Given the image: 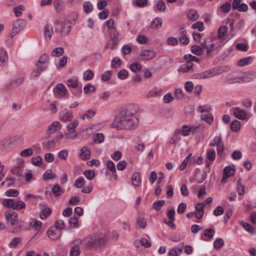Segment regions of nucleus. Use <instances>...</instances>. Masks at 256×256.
Instances as JSON below:
<instances>
[{"label":"nucleus","instance_id":"nucleus-1","mask_svg":"<svg viewBox=\"0 0 256 256\" xmlns=\"http://www.w3.org/2000/svg\"><path fill=\"white\" fill-rule=\"evenodd\" d=\"M137 110L132 105L129 106L126 110H120L118 117L116 118L112 124V128L118 130L135 128L138 124V118L134 116Z\"/></svg>","mask_w":256,"mask_h":256},{"label":"nucleus","instance_id":"nucleus-2","mask_svg":"<svg viewBox=\"0 0 256 256\" xmlns=\"http://www.w3.org/2000/svg\"><path fill=\"white\" fill-rule=\"evenodd\" d=\"M106 240L104 235L94 234L90 236L83 240L82 244L84 248L96 250L98 247L104 244Z\"/></svg>","mask_w":256,"mask_h":256},{"label":"nucleus","instance_id":"nucleus-3","mask_svg":"<svg viewBox=\"0 0 256 256\" xmlns=\"http://www.w3.org/2000/svg\"><path fill=\"white\" fill-rule=\"evenodd\" d=\"M69 22V21L66 22L64 18L57 20L54 24L55 33L62 37L68 34L71 30Z\"/></svg>","mask_w":256,"mask_h":256},{"label":"nucleus","instance_id":"nucleus-4","mask_svg":"<svg viewBox=\"0 0 256 256\" xmlns=\"http://www.w3.org/2000/svg\"><path fill=\"white\" fill-rule=\"evenodd\" d=\"M256 78V72H252L246 73L245 75L240 78H229L227 80L229 84H233L235 82H248L254 80Z\"/></svg>","mask_w":256,"mask_h":256},{"label":"nucleus","instance_id":"nucleus-5","mask_svg":"<svg viewBox=\"0 0 256 256\" xmlns=\"http://www.w3.org/2000/svg\"><path fill=\"white\" fill-rule=\"evenodd\" d=\"M78 121L74 120L72 122L68 124L66 126L68 133L65 134V138L66 139H74L77 136V134L75 130L76 127L78 125Z\"/></svg>","mask_w":256,"mask_h":256},{"label":"nucleus","instance_id":"nucleus-6","mask_svg":"<svg viewBox=\"0 0 256 256\" xmlns=\"http://www.w3.org/2000/svg\"><path fill=\"white\" fill-rule=\"evenodd\" d=\"M82 242L81 239L78 238L74 240L71 244V250L70 254V256H79L80 251L79 248V245Z\"/></svg>","mask_w":256,"mask_h":256},{"label":"nucleus","instance_id":"nucleus-7","mask_svg":"<svg viewBox=\"0 0 256 256\" xmlns=\"http://www.w3.org/2000/svg\"><path fill=\"white\" fill-rule=\"evenodd\" d=\"M6 216L8 224H10L11 226L16 224L18 222V216L16 212L10 210L6 214Z\"/></svg>","mask_w":256,"mask_h":256},{"label":"nucleus","instance_id":"nucleus-8","mask_svg":"<svg viewBox=\"0 0 256 256\" xmlns=\"http://www.w3.org/2000/svg\"><path fill=\"white\" fill-rule=\"evenodd\" d=\"M26 20L24 19H18L13 23V30L18 33L22 30L26 26Z\"/></svg>","mask_w":256,"mask_h":256},{"label":"nucleus","instance_id":"nucleus-9","mask_svg":"<svg viewBox=\"0 0 256 256\" xmlns=\"http://www.w3.org/2000/svg\"><path fill=\"white\" fill-rule=\"evenodd\" d=\"M233 114L236 118L241 120H247L248 118L246 110L238 107L234 108Z\"/></svg>","mask_w":256,"mask_h":256},{"label":"nucleus","instance_id":"nucleus-10","mask_svg":"<svg viewBox=\"0 0 256 256\" xmlns=\"http://www.w3.org/2000/svg\"><path fill=\"white\" fill-rule=\"evenodd\" d=\"M62 232L56 228L51 227L48 231V235L52 240H58L61 236Z\"/></svg>","mask_w":256,"mask_h":256},{"label":"nucleus","instance_id":"nucleus-11","mask_svg":"<svg viewBox=\"0 0 256 256\" xmlns=\"http://www.w3.org/2000/svg\"><path fill=\"white\" fill-rule=\"evenodd\" d=\"M40 208L41 210L40 217L42 219H46L52 212V210L44 203L40 204Z\"/></svg>","mask_w":256,"mask_h":256},{"label":"nucleus","instance_id":"nucleus-12","mask_svg":"<svg viewBox=\"0 0 256 256\" xmlns=\"http://www.w3.org/2000/svg\"><path fill=\"white\" fill-rule=\"evenodd\" d=\"M178 40L181 44L183 45H186L189 43V39L187 36V32L184 28H181L180 29Z\"/></svg>","mask_w":256,"mask_h":256},{"label":"nucleus","instance_id":"nucleus-13","mask_svg":"<svg viewBox=\"0 0 256 256\" xmlns=\"http://www.w3.org/2000/svg\"><path fill=\"white\" fill-rule=\"evenodd\" d=\"M156 55V53L152 50H144L140 54V57L144 60H150L154 58Z\"/></svg>","mask_w":256,"mask_h":256},{"label":"nucleus","instance_id":"nucleus-14","mask_svg":"<svg viewBox=\"0 0 256 256\" xmlns=\"http://www.w3.org/2000/svg\"><path fill=\"white\" fill-rule=\"evenodd\" d=\"M198 128V126L193 128L187 126H183L182 129L178 130H180V134H182L184 136H189L192 132L193 133L196 131Z\"/></svg>","mask_w":256,"mask_h":256},{"label":"nucleus","instance_id":"nucleus-15","mask_svg":"<svg viewBox=\"0 0 256 256\" xmlns=\"http://www.w3.org/2000/svg\"><path fill=\"white\" fill-rule=\"evenodd\" d=\"M91 152L87 146H84L80 150V157L82 160H86L90 158Z\"/></svg>","mask_w":256,"mask_h":256},{"label":"nucleus","instance_id":"nucleus-16","mask_svg":"<svg viewBox=\"0 0 256 256\" xmlns=\"http://www.w3.org/2000/svg\"><path fill=\"white\" fill-rule=\"evenodd\" d=\"M61 126L59 122H54L48 127L46 130L48 134L50 135L54 134L55 132L59 130Z\"/></svg>","mask_w":256,"mask_h":256},{"label":"nucleus","instance_id":"nucleus-17","mask_svg":"<svg viewBox=\"0 0 256 256\" xmlns=\"http://www.w3.org/2000/svg\"><path fill=\"white\" fill-rule=\"evenodd\" d=\"M73 118L72 113L70 112L66 111L60 113V118L64 122L70 121Z\"/></svg>","mask_w":256,"mask_h":256},{"label":"nucleus","instance_id":"nucleus-18","mask_svg":"<svg viewBox=\"0 0 256 256\" xmlns=\"http://www.w3.org/2000/svg\"><path fill=\"white\" fill-rule=\"evenodd\" d=\"M110 41L115 42L118 43L120 40L122 38L120 34L116 29H112L110 32Z\"/></svg>","mask_w":256,"mask_h":256},{"label":"nucleus","instance_id":"nucleus-19","mask_svg":"<svg viewBox=\"0 0 256 256\" xmlns=\"http://www.w3.org/2000/svg\"><path fill=\"white\" fill-rule=\"evenodd\" d=\"M193 64L190 60H188L186 63L180 66L178 69V72L183 73L187 72L191 70H192Z\"/></svg>","mask_w":256,"mask_h":256},{"label":"nucleus","instance_id":"nucleus-20","mask_svg":"<svg viewBox=\"0 0 256 256\" xmlns=\"http://www.w3.org/2000/svg\"><path fill=\"white\" fill-rule=\"evenodd\" d=\"M8 60V56L6 50L0 48V66H4Z\"/></svg>","mask_w":256,"mask_h":256},{"label":"nucleus","instance_id":"nucleus-21","mask_svg":"<svg viewBox=\"0 0 256 256\" xmlns=\"http://www.w3.org/2000/svg\"><path fill=\"white\" fill-rule=\"evenodd\" d=\"M184 248L183 244L178 245V247L172 249L168 252L169 256H178L182 252Z\"/></svg>","mask_w":256,"mask_h":256},{"label":"nucleus","instance_id":"nucleus-22","mask_svg":"<svg viewBox=\"0 0 256 256\" xmlns=\"http://www.w3.org/2000/svg\"><path fill=\"white\" fill-rule=\"evenodd\" d=\"M204 204L203 203H198L195 206L196 211V218L201 219L204 215Z\"/></svg>","mask_w":256,"mask_h":256},{"label":"nucleus","instance_id":"nucleus-23","mask_svg":"<svg viewBox=\"0 0 256 256\" xmlns=\"http://www.w3.org/2000/svg\"><path fill=\"white\" fill-rule=\"evenodd\" d=\"M147 224L146 220L144 216L140 215L137 218L136 226L142 228H144Z\"/></svg>","mask_w":256,"mask_h":256},{"label":"nucleus","instance_id":"nucleus-24","mask_svg":"<svg viewBox=\"0 0 256 256\" xmlns=\"http://www.w3.org/2000/svg\"><path fill=\"white\" fill-rule=\"evenodd\" d=\"M132 181L133 184L136 186H138L141 182V177L139 172H134L132 176Z\"/></svg>","mask_w":256,"mask_h":256},{"label":"nucleus","instance_id":"nucleus-25","mask_svg":"<svg viewBox=\"0 0 256 256\" xmlns=\"http://www.w3.org/2000/svg\"><path fill=\"white\" fill-rule=\"evenodd\" d=\"M252 60L253 58L252 56H248L246 58H242L238 62L237 64L239 66H244L251 64L252 62Z\"/></svg>","mask_w":256,"mask_h":256},{"label":"nucleus","instance_id":"nucleus-26","mask_svg":"<svg viewBox=\"0 0 256 256\" xmlns=\"http://www.w3.org/2000/svg\"><path fill=\"white\" fill-rule=\"evenodd\" d=\"M56 10L59 12L65 7V4L64 1L62 0H55L54 3Z\"/></svg>","mask_w":256,"mask_h":256},{"label":"nucleus","instance_id":"nucleus-27","mask_svg":"<svg viewBox=\"0 0 256 256\" xmlns=\"http://www.w3.org/2000/svg\"><path fill=\"white\" fill-rule=\"evenodd\" d=\"M181 139L180 134V130H176L174 132V134L169 140V144H176Z\"/></svg>","mask_w":256,"mask_h":256},{"label":"nucleus","instance_id":"nucleus-28","mask_svg":"<svg viewBox=\"0 0 256 256\" xmlns=\"http://www.w3.org/2000/svg\"><path fill=\"white\" fill-rule=\"evenodd\" d=\"M53 33L54 30L52 26L50 24H46L44 27V36L46 38H48V40H50Z\"/></svg>","mask_w":256,"mask_h":256},{"label":"nucleus","instance_id":"nucleus-29","mask_svg":"<svg viewBox=\"0 0 256 256\" xmlns=\"http://www.w3.org/2000/svg\"><path fill=\"white\" fill-rule=\"evenodd\" d=\"M162 26V20L160 18H156L151 23V27L154 30H158Z\"/></svg>","mask_w":256,"mask_h":256},{"label":"nucleus","instance_id":"nucleus-30","mask_svg":"<svg viewBox=\"0 0 256 256\" xmlns=\"http://www.w3.org/2000/svg\"><path fill=\"white\" fill-rule=\"evenodd\" d=\"M66 85L72 88H75L78 85V79L77 77H72L68 79L66 82Z\"/></svg>","mask_w":256,"mask_h":256},{"label":"nucleus","instance_id":"nucleus-31","mask_svg":"<svg viewBox=\"0 0 256 256\" xmlns=\"http://www.w3.org/2000/svg\"><path fill=\"white\" fill-rule=\"evenodd\" d=\"M130 68L132 72L136 73L142 70V66L138 62H135L130 65Z\"/></svg>","mask_w":256,"mask_h":256},{"label":"nucleus","instance_id":"nucleus-32","mask_svg":"<svg viewBox=\"0 0 256 256\" xmlns=\"http://www.w3.org/2000/svg\"><path fill=\"white\" fill-rule=\"evenodd\" d=\"M56 90L58 94L64 96L68 92L66 86L62 84H59L56 86Z\"/></svg>","mask_w":256,"mask_h":256},{"label":"nucleus","instance_id":"nucleus-33","mask_svg":"<svg viewBox=\"0 0 256 256\" xmlns=\"http://www.w3.org/2000/svg\"><path fill=\"white\" fill-rule=\"evenodd\" d=\"M104 136L102 133H97L93 136L94 142L96 144H101L104 141Z\"/></svg>","mask_w":256,"mask_h":256},{"label":"nucleus","instance_id":"nucleus-34","mask_svg":"<svg viewBox=\"0 0 256 256\" xmlns=\"http://www.w3.org/2000/svg\"><path fill=\"white\" fill-rule=\"evenodd\" d=\"M187 16L190 20L192 21H195L198 18V12L196 10H192L188 11Z\"/></svg>","mask_w":256,"mask_h":256},{"label":"nucleus","instance_id":"nucleus-35","mask_svg":"<svg viewBox=\"0 0 256 256\" xmlns=\"http://www.w3.org/2000/svg\"><path fill=\"white\" fill-rule=\"evenodd\" d=\"M64 52V48L62 47H58L54 49L52 52L51 56H60L63 54Z\"/></svg>","mask_w":256,"mask_h":256},{"label":"nucleus","instance_id":"nucleus-36","mask_svg":"<svg viewBox=\"0 0 256 256\" xmlns=\"http://www.w3.org/2000/svg\"><path fill=\"white\" fill-rule=\"evenodd\" d=\"M234 165L227 166L224 170V174L228 175L229 177L232 176L234 172Z\"/></svg>","mask_w":256,"mask_h":256},{"label":"nucleus","instance_id":"nucleus-37","mask_svg":"<svg viewBox=\"0 0 256 256\" xmlns=\"http://www.w3.org/2000/svg\"><path fill=\"white\" fill-rule=\"evenodd\" d=\"M230 128L234 132H238L240 128V122L237 120L232 122L230 123Z\"/></svg>","mask_w":256,"mask_h":256},{"label":"nucleus","instance_id":"nucleus-38","mask_svg":"<svg viewBox=\"0 0 256 256\" xmlns=\"http://www.w3.org/2000/svg\"><path fill=\"white\" fill-rule=\"evenodd\" d=\"M24 10V6L23 5H18V6H15L14 8V14L16 17L20 16L22 12Z\"/></svg>","mask_w":256,"mask_h":256},{"label":"nucleus","instance_id":"nucleus-39","mask_svg":"<svg viewBox=\"0 0 256 256\" xmlns=\"http://www.w3.org/2000/svg\"><path fill=\"white\" fill-rule=\"evenodd\" d=\"M228 32L226 26H222L219 28L218 30V38L220 39L222 38Z\"/></svg>","mask_w":256,"mask_h":256},{"label":"nucleus","instance_id":"nucleus-40","mask_svg":"<svg viewBox=\"0 0 256 256\" xmlns=\"http://www.w3.org/2000/svg\"><path fill=\"white\" fill-rule=\"evenodd\" d=\"M231 6V4L230 2H226L220 6V10L222 12L227 13L230 10Z\"/></svg>","mask_w":256,"mask_h":256},{"label":"nucleus","instance_id":"nucleus-41","mask_svg":"<svg viewBox=\"0 0 256 256\" xmlns=\"http://www.w3.org/2000/svg\"><path fill=\"white\" fill-rule=\"evenodd\" d=\"M222 142V138L219 136H216L214 140L210 143V146H217L221 143Z\"/></svg>","mask_w":256,"mask_h":256},{"label":"nucleus","instance_id":"nucleus-42","mask_svg":"<svg viewBox=\"0 0 256 256\" xmlns=\"http://www.w3.org/2000/svg\"><path fill=\"white\" fill-rule=\"evenodd\" d=\"M62 190L58 184H56L52 188V192L56 196H60L62 194Z\"/></svg>","mask_w":256,"mask_h":256},{"label":"nucleus","instance_id":"nucleus-43","mask_svg":"<svg viewBox=\"0 0 256 256\" xmlns=\"http://www.w3.org/2000/svg\"><path fill=\"white\" fill-rule=\"evenodd\" d=\"M224 245V240L222 238H218L214 242V248L216 250H218Z\"/></svg>","mask_w":256,"mask_h":256},{"label":"nucleus","instance_id":"nucleus-44","mask_svg":"<svg viewBox=\"0 0 256 256\" xmlns=\"http://www.w3.org/2000/svg\"><path fill=\"white\" fill-rule=\"evenodd\" d=\"M3 204L6 207L12 208L14 209V200L12 198L6 199L3 201Z\"/></svg>","mask_w":256,"mask_h":256},{"label":"nucleus","instance_id":"nucleus-45","mask_svg":"<svg viewBox=\"0 0 256 256\" xmlns=\"http://www.w3.org/2000/svg\"><path fill=\"white\" fill-rule=\"evenodd\" d=\"M85 184V180L82 178H79L76 179L74 184V186L78 188H82Z\"/></svg>","mask_w":256,"mask_h":256},{"label":"nucleus","instance_id":"nucleus-46","mask_svg":"<svg viewBox=\"0 0 256 256\" xmlns=\"http://www.w3.org/2000/svg\"><path fill=\"white\" fill-rule=\"evenodd\" d=\"M241 224L246 230L249 232L250 234H254V228L250 224L242 222Z\"/></svg>","mask_w":256,"mask_h":256},{"label":"nucleus","instance_id":"nucleus-47","mask_svg":"<svg viewBox=\"0 0 256 256\" xmlns=\"http://www.w3.org/2000/svg\"><path fill=\"white\" fill-rule=\"evenodd\" d=\"M201 118L209 124H212L213 122V116L211 114H202L201 115Z\"/></svg>","mask_w":256,"mask_h":256},{"label":"nucleus","instance_id":"nucleus-48","mask_svg":"<svg viewBox=\"0 0 256 256\" xmlns=\"http://www.w3.org/2000/svg\"><path fill=\"white\" fill-rule=\"evenodd\" d=\"M84 174L86 178L90 180H92L95 176L94 172L93 170H86Z\"/></svg>","mask_w":256,"mask_h":256},{"label":"nucleus","instance_id":"nucleus-49","mask_svg":"<svg viewBox=\"0 0 256 256\" xmlns=\"http://www.w3.org/2000/svg\"><path fill=\"white\" fill-rule=\"evenodd\" d=\"M55 177L53 174L52 170H46L43 174V179L45 180L52 179Z\"/></svg>","mask_w":256,"mask_h":256},{"label":"nucleus","instance_id":"nucleus-50","mask_svg":"<svg viewBox=\"0 0 256 256\" xmlns=\"http://www.w3.org/2000/svg\"><path fill=\"white\" fill-rule=\"evenodd\" d=\"M192 28L198 29L200 32H202L204 30V27L202 22H198L192 26Z\"/></svg>","mask_w":256,"mask_h":256},{"label":"nucleus","instance_id":"nucleus-51","mask_svg":"<svg viewBox=\"0 0 256 256\" xmlns=\"http://www.w3.org/2000/svg\"><path fill=\"white\" fill-rule=\"evenodd\" d=\"M84 10L86 13H90L92 10V6L89 2H85L83 6Z\"/></svg>","mask_w":256,"mask_h":256},{"label":"nucleus","instance_id":"nucleus-52","mask_svg":"<svg viewBox=\"0 0 256 256\" xmlns=\"http://www.w3.org/2000/svg\"><path fill=\"white\" fill-rule=\"evenodd\" d=\"M25 207L26 204L20 200L14 202V210H19L24 208Z\"/></svg>","mask_w":256,"mask_h":256},{"label":"nucleus","instance_id":"nucleus-53","mask_svg":"<svg viewBox=\"0 0 256 256\" xmlns=\"http://www.w3.org/2000/svg\"><path fill=\"white\" fill-rule=\"evenodd\" d=\"M164 203L165 201L164 200L156 201L154 203L153 208L156 210H158L164 205Z\"/></svg>","mask_w":256,"mask_h":256},{"label":"nucleus","instance_id":"nucleus-54","mask_svg":"<svg viewBox=\"0 0 256 256\" xmlns=\"http://www.w3.org/2000/svg\"><path fill=\"white\" fill-rule=\"evenodd\" d=\"M121 65V60H120L117 58H114L111 62L112 67L113 68H118L120 67Z\"/></svg>","mask_w":256,"mask_h":256},{"label":"nucleus","instance_id":"nucleus-55","mask_svg":"<svg viewBox=\"0 0 256 256\" xmlns=\"http://www.w3.org/2000/svg\"><path fill=\"white\" fill-rule=\"evenodd\" d=\"M94 72L91 70H87L84 74V79L86 80H90L94 76Z\"/></svg>","mask_w":256,"mask_h":256},{"label":"nucleus","instance_id":"nucleus-56","mask_svg":"<svg viewBox=\"0 0 256 256\" xmlns=\"http://www.w3.org/2000/svg\"><path fill=\"white\" fill-rule=\"evenodd\" d=\"M65 224L64 221L61 220H58L55 222V226H53V228H56V229L60 230L62 232V230L64 227Z\"/></svg>","mask_w":256,"mask_h":256},{"label":"nucleus","instance_id":"nucleus-57","mask_svg":"<svg viewBox=\"0 0 256 256\" xmlns=\"http://www.w3.org/2000/svg\"><path fill=\"white\" fill-rule=\"evenodd\" d=\"M21 242L20 238H14L9 244V246L11 248H16Z\"/></svg>","mask_w":256,"mask_h":256},{"label":"nucleus","instance_id":"nucleus-58","mask_svg":"<svg viewBox=\"0 0 256 256\" xmlns=\"http://www.w3.org/2000/svg\"><path fill=\"white\" fill-rule=\"evenodd\" d=\"M32 150L31 148H28L22 150L20 154L22 156L27 157L32 156Z\"/></svg>","mask_w":256,"mask_h":256},{"label":"nucleus","instance_id":"nucleus-59","mask_svg":"<svg viewBox=\"0 0 256 256\" xmlns=\"http://www.w3.org/2000/svg\"><path fill=\"white\" fill-rule=\"evenodd\" d=\"M128 76V72L125 70H122L118 73V76L120 80H124Z\"/></svg>","mask_w":256,"mask_h":256},{"label":"nucleus","instance_id":"nucleus-60","mask_svg":"<svg viewBox=\"0 0 256 256\" xmlns=\"http://www.w3.org/2000/svg\"><path fill=\"white\" fill-rule=\"evenodd\" d=\"M69 223L70 225L72 226L74 228H77L78 224V218L74 216L71 217L69 220Z\"/></svg>","mask_w":256,"mask_h":256},{"label":"nucleus","instance_id":"nucleus-61","mask_svg":"<svg viewBox=\"0 0 256 256\" xmlns=\"http://www.w3.org/2000/svg\"><path fill=\"white\" fill-rule=\"evenodd\" d=\"M192 52L194 54L200 56L202 54L201 49L200 48V46L196 45H194L191 48Z\"/></svg>","mask_w":256,"mask_h":256},{"label":"nucleus","instance_id":"nucleus-62","mask_svg":"<svg viewBox=\"0 0 256 256\" xmlns=\"http://www.w3.org/2000/svg\"><path fill=\"white\" fill-rule=\"evenodd\" d=\"M32 164L36 166H40L42 164V158L40 156H38L32 158Z\"/></svg>","mask_w":256,"mask_h":256},{"label":"nucleus","instance_id":"nucleus-63","mask_svg":"<svg viewBox=\"0 0 256 256\" xmlns=\"http://www.w3.org/2000/svg\"><path fill=\"white\" fill-rule=\"evenodd\" d=\"M95 87L91 84H87L84 88V92L86 94L94 92L95 91Z\"/></svg>","mask_w":256,"mask_h":256},{"label":"nucleus","instance_id":"nucleus-64","mask_svg":"<svg viewBox=\"0 0 256 256\" xmlns=\"http://www.w3.org/2000/svg\"><path fill=\"white\" fill-rule=\"evenodd\" d=\"M112 72L110 70L106 71L101 76L102 80L103 81H107L109 80L112 76Z\"/></svg>","mask_w":256,"mask_h":256}]
</instances>
